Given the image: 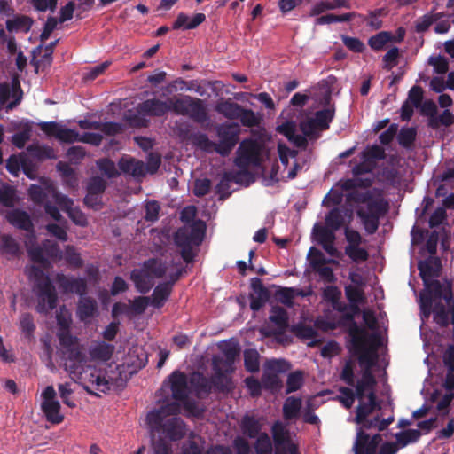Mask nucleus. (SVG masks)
Instances as JSON below:
<instances>
[{"label": "nucleus", "mask_w": 454, "mask_h": 454, "mask_svg": "<svg viewBox=\"0 0 454 454\" xmlns=\"http://www.w3.org/2000/svg\"><path fill=\"white\" fill-rule=\"evenodd\" d=\"M425 293L419 294V309L422 319H427L434 314V321L439 326H449V312L454 300L450 288L444 289L438 280L422 279Z\"/></svg>", "instance_id": "nucleus-1"}, {"label": "nucleus", "mask_w": 454, "mask_h": 454, "mask_svg": "<svg viewBox=\"0 0 454 454\" xmlns=\"http://www.w3.org/2000/svg\"><path fill=\"white\" fill-rule=\"evenodd\" d=\"M180 406L177 403H168L159 409L149 411L146 425L152 434H159L158 438L168 442L182 441L186 436V424L177 415Z\"/></svg>", "instance_id": "nucleus-2"}, {"label": "nucleus", "mask_w": 454, "mask_h": 454, "mask_svg": "<svg viewBox=\"0 0 454 454\" xmlns=\"http://www.w3.org/2000/svg\"><path fill=\"white\" fill-rule=\"evenodd\" d=\"M348 199L357 204L356 215L364 227H379L389 211L388 201L374 191H354Z\"/></svg>", "instance_id": "nucleus-3"}, {"label": "nucleus", "mask_w": 454, "mask_h": 454, "mask_svg": "<svg viewBox=\"0 0 454 454\" xmlns=\"http://www.w3.org/2000/svg\"><path fill=\"white\" fill-rule=\"evenodd\" d=\"M31 276L35 280V289L37 293L38 303L35 307L40 314H47L57 306V293L51 278L37 266L31 267Z\"/></svg>", "instance_id": "nucleus-4"}, {"label": "nucleus", "mask_w": 454, "mask_h": 454, "mask_svg": "<svg viewBox=\"0 0 454 454\" xmlns=\"http://www.w3.org/2000/svg\"><path fill=\"white\" fill-rule=\"evenodd\" d=\"M356 315L353 314H341L339 317V325L347 328L348 335L350 337V343H352L355 352L359 354V363L372 364L371 355L365 348V337L366 331L364 326H360L356 322Z\"/></svg>", "instance_id": "nucleus-5"}, {"label": "nucleus", "mask_w": 454, "mask_h": 454, "mask_svg": "<svg viewBox=\"0 0 454 454\" xmlns=\"http://www.w3.org/2000/svg\"><path fill=\"white\" fill-rule=\"evenodd\" d=\"M206 236V229H176L174 245L179 249L183 262L190 263L194 260L193 247H200Z\"/></svg>", "instance_id": "nucleus-6"}, {"label": "nucleus", "mask_w": 454, "mask_h": 454, "mask_svg": "<svg viewBox=\"0 0 454 454\" xmlns=\"http://www.w3.org/2000/svg\"><path fill=\"white\" fill-rule=\"evenodd\" d=\"M267 156L268 150L262 144L254 139H245L237 150L235 164L239 168L258 167Z\"/></svg>", "instance_id": "nucleus-7"}, {"label": "nucleus", "mask_w": 454, "mask_h": 454, "mask_svg": "<svg viewBox=\"0 0 454 454\" xmlns=\"http://www.w3.org/2000/svg\"><path fill=\"white\" fill-rule=\"evenodd\" d=\"M173 103V113L177 115L187 116L198 123H204L209 119L207 106L200 98L191 96L174 97Z\"/></svg>", "instance_id": "nucleus-8"}, {"label": "nucleus", "mask_w": 454, "mask_h": 454, "mask_svg": "<svg viewBox=\"0 0 454 454\" xmlns=\"http://www.w3.org/2000/svg\"><path fill=\"white\" fill-rule=\"evenodd\" d=\"M215 131L218 137L217 153L228 156L239 142V125L237 122H225L218 125Z\"/></svg>", "instance_id": "nucleus-9"}, {"label": "nucleus", "mask_w": 454, "mask_h": 454, "mask_svg": "<svg viewBox=\"0 0 454 454\" xmlns=\"http://www.w3.org/2000/svg\"><path fill=\"white\" fill-rule=\"evenodd\" d=\"M334 110L331 108L317 111L313 118L300 122V129L309 138H317L318 132L329 128L333 119Z\"/></svg>", "instance_id": "nucleus-10"}, {"label": "nucleus", "mask_w": 454, "mask_h": 454, "mask_svg": "<svg viewBox=\"0 0 454 454\" xmlns=\"http://www.w3.org/2000/svg\"><path fill=\"white\" fill-rule=\"evenodd\" d=\"M173 98L167 100L150 98L139 103L136 111L142 117H161L167 113L173 112Z\"/></svg>", "instance_id": "nucleus-11"}, {"label": "nucleus", "mask_w": 454, "mask_h": 454, "mask_svg": "<svg viewBox=\"0 0 454 454\" xmlns=\"http://www.w3.org/2000/svg\"><path fill=\"white\" fill-rule=\"evenodd\" d=\"M51 189H55L53 186L50 185L45 188L37 185L31 184L28 189V194L31 200L36 204L44 203V210L46 214L54 221L59 222L61 218V215L59 209L51 204L49 199L51 198L53 201V197L51 192H50Z\"/></svg>", "instance_id": "nucleus-12"}, {"label": "nucleus", "mask_w": 454, "mask_h": 454, "mask_svg": "<svg viewBox=\"0 0 454 454\" xmlns=\"http://www.w3.org/2000/svg\"><path fill=\"white\" fill-rule=\"evenodd\" d=\"M218 363V359H215L214 362H212V370H214V375L209 377V381H211L214 393L229 395L231 391L233 390L234 386L231 377L226 375L225 372H231V368L226 371L225 368L220 366Z\"/></svg>", "instance_id": "nucleus-13"}, {"label": "nucleus", "mask_w": 454, "mask_h": 454, "mask_svg": "<svg viewBox=\"0 0 454 454\" xmlns=\"http://www.w3.org/2000/svg\"><path fill=\"white\" fill-rule=\"evenodd\" d=\"M53 197V202L65 210L75 225L84 226L87 224L85 215L77 207H74V202L67 196L59 193L56 189L50 191Z\"/></svg>", "instance_id": "nucleus-14"}, {"label": "nucleus", "mask_w": 454, "mask_h": 454, "mask_svg": "<svg viewBox=\"0 0 454 454\" xmlns=\"http://www.w3.org/2000/svg\"><path fill=\"white\" fill-rule=\"evenodd\" d=\"M27 231L25 247L29 260L34 263H38L43 268L49 266L48 257L45 255L44 250L36 243L35 229H25Z\"/></svg>", "instance_id": "nucleus-15"}, {"label": "nucleus", "mask_w": 454, "mask_h": 454, "mask_svg": "<svg viewBox=\"0 0 454 454\" xmlns=\"http://www.w3.org/2000/svg\"><path fill=\"white\" fill-rule=\"evenodd\" d=\"M250 287L253 290V293L250 294V309L257 312L269 301L270 293L258 278H251Z\"/></svg>", "instance_id": "nucleus-16"}, {"label": "nucleus", "mask_w": 454, "mask_h": 454, "mask_svg": "<svg viewBox=\"0 0 454 454\" xmlns=\"http://www.w3.org/2000/svg\"><path fill=\"white\" fill-rule=\"evenodd\" d=\"M335 230L336 229H313V233H311L317 244L320 245V247L325 249V253L333 257L338 256V250H336L335 246H333V242L335 241V233H333V231Z\"/></svg>", "instance_id": "nucleus-17"}, {"label": "nucleus", "mask_w": 454, "mask_h": 454, "mask_svg": "<svg viewBox=\"0 0 454 454\" xmlns=\"http://www.w3.org/2000/svg\"><path fill=\"white\" fill-rule=\"evenodd\" d=\"M218 348H220L224 358H222L219 356H215L214 358H212V361H215V359L220 360L218 364L226 368L227 371L231 368L234 361H236V358L239 356L240 348L239 343L232 340L224 341L218 346Z\"/></svg>", "instance_id": "nucleus-18"}, {"label": "nucleus", "mask_w": 454, "mask_h": 454, "mask_svg": "<svg viewBox=\"0 0 454 454\" xmlns=\"http://www.w3.org/2000/svg\"><path fill=\"white\" fill-rule=\"evenodd\" d=\"M57 282L66 294H75L83 296L87 291L86 280L82 278H73L64 274L57 275Z\"/></svg>", "instance_id": "nucleus-19"}, {"label": "nucleus", "mask_w": 454, "mask_h": 454, "mask_svg": "<svg viewBox=\"0 0 454 454\" xmlns=\"http://www.w3.org/2000/svg\"><path fill=\"white\" fill-rule=\"evenodd\" d=\"M169 380L170 391H172L173 399H184L188 395V377L180 371H173L168 377Z\"/></svg>", "instance_id": "nucleus-20"}, {"label": "nucleus", "mask_w": 454, "mask_h": 454, "mask_svg": "<svg viewBox=\"0 0 454 454\" xmlns=\"http://www.w3.org/2000/svg\"><path fill=\"white\" fill-rule=\"evenodd\" d=\"M190 384L194 393L199 397L208 396L213 393L212 385H210L209 378L200 372H193L190 376Z\"/></svg>", "instance_id": "nucleus-21"}, {"label": "nucleus", "mask_w": 454, "mask_h": 454, "mask_svg": "<svg viewBox=\"0 0 454 454\" xmlns=\"http://www.w3.org/2000/svg\"><path fill=\"white\" fill-rule=\"evenodd\" d=\"M368 401H361L356 408L355 422H360L364 418H368L374 411L380 410V403L377 401V395L374 392L367 394Z\"/></svg>", "instance_id": "nucleus-22"}, {"label": "nucleus", "mask_w": 454, "mask_h": 454, "mask_svg": "<svg viewBox=\"0 0 454 454\" xmlns=\"http://www.w3.org/2000/svg\"><path fill=\"white\" fill-rule=\"evenodd\" d=\"M119 168L123 173L136 178L143 177L145 175V163L134 158L122 157L119 161Z\"/></svg>", "instance_id": "nucleus-23"}, {"label": "nucleus", "mask_w": 454, "mask_h": 454, "mask_svg": "<svg viewBox=\"0 0 454 454\" xmlns=\"http://www.w3.org/2000/svg\"><path fill=\"white\" fill-rule=\"evenodd\" d=\"M241 107L240 105L233 102L231 98H221L216 102L215 110L228 120H237Z\"/></svg>", "instance_id": "nucleus-24"}, {"label": "nucleus", "mask_w": 454, "mask_h": 454, "mask_svg": "<svg viewBox=\"0 0 454 454\" xmlns=\"http://www.w3.org/2000/svg\"><path fill=\"white\" fill-rule=\"evenodd\" d=\"M418 268L421 279H432L440 275L441 262L437 258L429 257L419 262Z\"/></svg>", "instance_id": "nucleus-25"}, {"label": "nucleus", "mask_w": 454, "mask_h": 454, "mask_svg": "<svg viewBox=\"0 0 454 454\" xmlns=\"http://www.w3.org/2000/svg\"><path fill=\"white\" fill-rule=\"evenodd\" d=\"M206 20L204 13H197L190 19L185 13L181 12L178 14L176 21L173 23V29H193L199 25L203 23Z\"/></svg>", "instance_id": "nucleus-26"}, {"label": "nucleus", "mask_w": 454, "mask_h": 454, "mask_svg": "<svg viewBox=\"0 0 454 454\" xmlns=\"http://www.w3.org/2000/svg\"><path fill=\"white\" fill-rule=\"evenodd\" d=\"M173 291V286L170 284H159L155 286L153 290L151 305L154 309H161L165 302L170 297V294Z\"/></svg>", "instance_id": "nucleus-27"}, {"label": "nucleus", "mask_w": 454, "mask_h": 454, "mask_svg": "<svg viewBox=\"0 0 454 454\" xmlns=\"http://www.w3.org/2000/svg\"><path fill=\"white\" fill-rule=\"evenodd\" d=\"M154 278H161L167 273V263L160 259H148L144 261L143 269L139 270Z\"/></svg>", "instance_id": "nucleus-28"}, {"label": "nucleus", "mask_w": 454, "mask_h": 454, "mask_svg": "<svg viewBox=\"0 0 454 454\" xmlns=\"http://www.w3.org/2000/svg\"><path fill=\"white\" fill-rule=\"evenodd\" d=\"M241 432L245 436L254 439L258 437L261 433L262 424L260 419L250 415H245L241 419Z\"/></svg>", "instance_id": "nucleus-29"}, {"label": "nucleus", "mask_w": 454, "mask_h": 454, "mask_svg": "<svg viewBox=\"0 0 454 454\" xmlns=\"http://www.w3.org/2000/svg\"><path fill=\"white\" fill-rule=\"evenodd\" d=\"M97 311V303L94 298L90 296H82L77 303V317L80 320L85 321L95 316Z\"/></svg>", "instance_id": "nucleus-30"}, {"label": "nucleus", "mask_w": 454, "mask_h": 454, "mask_svg": "<svg viewBox=\"0 0 454 454\" xmlns=\"http://www.w3.org/2000/svg\"><path fill=\"white\" fill-rule=\"evenodd\" d=\"M1 253L9 257L16 258L23 254L18 241L9 235H3L1 238Z\"/></svg>", "instance_id": "nucleus-31"}, {"label": "nucleus", "mask_w": 454, "mask_h": 454, "mask_svg": "<svg viewBox=\"0 0 454 454\" xmlns=\"http://www.w3.org/2000/svg\"><path fill=\"white\" fill-rule=\"evenodd\" d=\"M41 410L47 421L56 425L63 421V415L59 412L60 404L59 402L42 403Z\"/></svg>", "instance_id": "nucleus-32"}, {"label": "nucleus", "mask_w": 454, "mask_h": 454, "mask_svg": "<svg viewBox=\"0 0 454 454\" xmlns=\"http://www.w3.org/2000/svg\"><path fill=\"white\" fill-rule=\"evenodd\" d=\"M270 322L278 327V333H282L287 329V311L282 307H272L271 314L269 317Z\"/></svg>", "instance_id": "nucleus-33"}, {"label": "nucleus", "mask_w": 454, "mask_h": 454, "mask_svg": "<svg viewBox=\"0 0 454 454\" xmlns=\"http://www.w3.org/2000/svg\"><path fill=\"white\" fill-rule=\"evenodd\" d=\"M114 350V345L106 341H101L90 349V356H91L94 360L106 362L111 359V356H113Z\"/></svg>", "instance_id": "nucleus-34"}, {"label": "nucleus", "mask_w": 454, "mask_h": 454, "mask_svg": "<svg viewBox=\"0 0 454 454\" xmlns=\"http://www.w3.org/2000/svg\"><path fill=\"white\" fill-rule=\"evenodd\" d=\"M149 278H153L152 275L145 274L139 270H133L130 273V279L133 281L135 288L141 294H145L152 289L153 284L149 281Z\"/></svg>", "instance_id": "nucleus-35"}, {"label": "nucleus", "mask_w": 454, "mask_h": 454, "mask_svg": "<svg viewBox=\"0 0 454 454\" xmlns=\"http://www.w3.org/2000/svg\"><path fill=\"white\" fill-rule=\"evenodd\" d=\"M143 218L145 222L154 223L160 218L161 206L159 201L155 200H145L143 205Z\"/></svg>", "instance_id": "nucleus-36"}, {"label": "nucleus", "mask_w": 454, "mask_h": 454, "mask_svg": "<svg viewBox=\"0 0 454 454\" xmlns=\"http://www.w3.org/2000/svg\"><path fill=\"white\" fill-rule=\"evenodd\" d=\"M301 404L300 398L295 396L287 397L283 405L284 419L292 420L298 418Z\"/></svg>", "instance_id": "nucleus-37"}, {"label": "nucleus", "mask_w": 454, "mask_h": 454, "mask_svg": "<svg viewBox=\"0 0 454 454\" xmlns=\"http://www.w3.org/2000/svg\"><path fill=\"white\" fill-rule=\"evenodd\" d=\"M6 218L8 223L14 227H32L29 215L20 209H13L8 212Z\"/></svg>", "instance_id": "nucleus-38"}, {"label": "nucleus", "mask_w": 454, "mask_h": 454, "mask_svg": "<svg viewBox=\"0 0 454 454\" xmlns=\"http://www.w3.org/2000/svg\"><path fill=\"white\" fill-rule=\"evenodd\" d=\"M359 162H356L355 160L351 161V163L354 164L352 167L354 176L370 173L375 168L376 162L367 157L364 153L359 154Z\"/></svg>", "instance_id": "nucleus-39"}, {"label": "nucleus", "mask_w": 454, "mask_h": 454, "mask_svg": "<svg viewBox=\"0 0 454 454\" xmlns=\"http://www.w3.org/2000/svg\"><path fill=\"white\" fill-rule=\"evenodd\" d=\"M33 20L27 16H17L12 20H8L6 22V28L10 32H24L27 33Z\"/></svg>", "instance_id": "nucleus-40"}, {"label": "nucleus", "mask_w": 454, "mask_h": 454, "mask_svg": "<svg viewBox=\"0 0 454 454\" xmlns=\"http://www.w3.org/2000/svg\"><path fill=\"white\" fill-rule=\"evenodd\" d=\"M272 440H274L275 450L278 448H286L284 444L288 443V434L284 424L277 421L271 427Z\"/></svg>", "instance_id": "nucleus-41"}, {"label": "nucleus", "mask_w": 454, "mask_h": 454, "mask_svg": "<svg viewBox=\"0 0 454 454\" xmlns=\"http://www.w3.org/2000/svg\"><path fill=\"white\" fill-rule=\"evenodd\" d=\"M192 144L202 151L212 153H217L216 143L210 140L208 136L204 133H196L192 137Z\"/></svg>", "instance_id": "nucleus-42"}, {"label": "nucleus", "mask_w": 454, "mask_h": 454, "mask_svg": "<svg viewBox=\"0 0 454 454\" xmlns=\"http://www.w3.org/2000/svg\"><path fill=\"white\" fill-rule=\"evenodd\" d=\"M395 442L400 448H404L410 443L419 441L420 432L419 429H406L403 432L395 434Z\"/></svg>", "instance_id": "nucleus-43"}, {"label": "nucleus", "mask_w": 454, "mask_h": 454, "mask_svg": "<svg viewBox=\"0 0 454 454\" xmlns=\"http://www.w3.org/2000/svg\"><path fill=\"white\" fill-rule=\"evenodd\" d=\"M260 383L262 384L265 390L271 393H278L282 388L281 379H279L277 373L263 372L262 377H261Z\"/></svg>", "instance_id": "nucleus-44"}, {"label": "nucleus", "mask_w": 454, "mask_h": 454, "mask_svg": "<svg viewBox=\"0 0 454 454\" xmlns=\"http://www.w3.org/2000/svg\"><path fill=\"white\" fill-rule=\"evenodd\" d=\"M89 382L94 386L96 390L106 393L110 390V382L106 380L104 372L94 370L89 374Z\"/></svg>", "instance_id": "nucleus-45"}, {"label": "nucleus", "mask_w": 454, "mask_h": 454, "mask_svg": "<svg viewBox=\"0 0 454 454\" xmlns=\"http://www.w3.org/2000/svg\"><path fill=\"white\" fill-rule=\"evenodd\" d=\"M260 355L255 349L244 351V364L247 372L254 373L260 370Z\"/></svg>", "instance_id": "nucleus-46"}, {"label": "nucleus", "mask_w": 454, "mask_h": 454, "mask_svg": "<svg viewBox=\"0 0 454 454\" xmlns=\"http://www.w3.org/2000/svg\"><path fill=\"white\" fill-rule=\"evenodd\" d=\"M395 40V36L387 31H382L375 35L372 36L369 41V46L374 51H380L383 49V47L389 42H393Z\"/></svg>", "instance_id": "nucleus-47"}, {"label": "nucleus", "mask_w": 454, "mask_h": 454, "mask_svg": "<svg viewBox=\"0 0 454 454\" xmlns=\"http://www.w3.org/2000/svg\"><path fill=\"white\" fill-rule=\"evenodd\" d=\"M27 151L31 156L39 160L56 158L54 150L46 145H30L27 146Z\"/></svg>", "instance_id": "nucleus-48"}, {"label": "nucleus", "mask_w": 454, "mask_h": 454, "mask_svg": "<svg viewBox=\"0 0 454 454\" xmlns=\"http://www.w3.org/2000/svg\"><path fill=\"white\" fill-rule=\"evenodd\" d=\"M379 447L377 444L367 442L365 437L361 436L356 438L352 450L355 454H376Z\"/></svg>", "instance_id": "nucleus-49"}, {"label": "nucleus", "mask_w": 454, "mask_h": 454, "mask_svg": "<svg viewBox=\"0 0 454 454\" xmlns=\"http://www.w3.org/2000/svg\"><path fill=\"white\" fill-rule=\"evenodd\" d=\"M344 254L356 263L366 262L369 257L368 251L359 246H346Z\"/></svg>", "instance_id": "nucleus-50"}, {"label": "nucleus", "mask_w": 454, "mask_h": 454, "mask_svg": "<svg viewBox=\"0 0 454 454\" xmlns=\"http://www.w3.org/2000/svg\"><path fill=\"white\" fill-rule=\"evenodd\" d=\"M386 14L387 12L384 9L380 8L369 12L367 16H363L360 14L359 17L363 21H367V25L372 29L377 30L382 27V21L380 20V17Z\"/></svg>", "instance_id": "nucleus-51"}, {"label": "nucleus", "mask_w": 454, "mask_h": 454, "mask_svg": "<svg viewBox=\"0 0 454 454\" xmlns=\"http://www.w3.org/2000/svg\"><path fill=\"white\" fill-rule=\"evenodd\" d=\"M170 442L164 438H155L153 436L151 441L152 454H174Z\"/></svg>", "instance_id": "nucleus-52"}, {"label": "nucleus", "mask_w": 454, "mask_h": 454, "mask_svg": "<svg viewBox=\"0 0 454 454\" xmlns=\"http://www.w3.org/2000/svg\"><path fill=\"white\" fill-rule=\"evenodd\" d=\"M254 439L256 442H254V448L256 454H272V442H270L268 434L262 433Z\"/></svg>", "instance_id": "nucleus-53"}, {"label": "nucleus", "mask_w": 454, "mask_h": 454, "mask_svg": "<svg viewBox=\"0 0 454 454\" xmlns=\"http://www.w3.org/2000/svg\"><path fill=\"white\" fill-rule=\"evenodd\" d=\"M17 200L16 190L10 185L0 188V203L6 207H12Z\"/></svg>", "instance_id": "nucleus-54"}, {"label": "nucleus", "mask_w": 454, "mask_h": 454, "mask_svg": "<svg viewBox=\"0 0 454 454\" xmlns=\"http://www.w3.org/2000/svg\"><path fill=\"white\" fill-rule=\"evenodd\" d=\"M416 129L411 127H403L399 131L397 136L398 143L400 145L409 148L412 145L416 138Z\"/></svg>", "instance_id": "nucleus-55"}, {"label": "nucleus", "mask_w": 454, "mask_h": 454, "mask_svg": "<svg viewBox=\"0 0 454 454\" xmlns=\"http://www.w3.org/2000/svg\"><path fill=\"white\" fill-rule=\"evenodd\" d=\"M65 261L68 266L73 268H82L83 266V261L81 258L80 253H78L74 246H67L65 249Z\"/></svg>", "instance_id": "nucleus-56"}, {"label": "nucleus", "mask_w": 454, "mask_h": 454, "mask_svg": "<svg viewBox=\"0 0 454 454\" xmlns=\"http://www.w3.org/2000/svg\"><path fill=\"white\" fill-rule=\"evenodd\" d=\"M377 384L375 380L373 372H372L371 369H364V372H362L361 379L355 382V387L358 388H370V393L374 392V387Z\"/></svg>", "instance_id": "nucleus-57"}, {"label": "nucleus", "mask_w": 454, "mask_h": 454, "mask_svg": "<svg viewBox=\"0 0 454 454\" xmlns=\"http://www.w3.org/2000/svg\"><path fill=\"white\" fill-rule=\"evenodd\" d=\"M344 294H346L347 300L349 303L361 304L364 301V293L360 287L352 285L346 286Z\"/></svg>", "instance_id": "nucleus-58"}, {"label": "nucleus", "mask_w": 454, "mask_h": 454, "mask_svg": "<svg viewBox=\"0 0 454 454\" xmlns=\"http://www.w3.org/2000/svg\"><path fill=\"white\" fill-rule=\"evenodd\" d=\"M40 247L43 248V251L46 253V256L48 258L52 260H60L62 258V251L59 249V247L56 241L45 239L42 241Z\"/></svg>", "instance_id": "nucleus-59"}, {"label": "nucleus", "mask_w": 454, "mask_h": 454, "mask_svg": "<svg viewBox=\"0 0 454 454\" xmlns=\"http://www.w3.org/2000/svg\"><path fill=\"white\" fill-rule=\"evenodd\" d=\"M302 372L301 371L290 372L286 379V395L299 390L302 386Z\"/></svg>", "instance_id": "nucleus-60"}, {"label": "nucleus", "mask_w": 454, "mask_h": 454, "mask_svg": "<svg viewBox=\"0 0 454 454\" xmlns=\"http://www.w3.org/2000/svg\"><path fill=\"white\" fill-rule=\"evenodd\" d=\"M294 333H295L296 337L303 340H314L317 336V330L308 325L299 324L293 328Z\"/></svg>", "instance_id": "nucleus-61"}, {"label": "nucleus", "mask_w": 454, "mask_h": 454, "mask_svg": "<svg viewBox=\"0 0 454 454\" xmlns=\"http://www.w3.org/2000/svg\"><path fill=\"white\" fill-rule=\"evenodd\" d=\"M231 183L232 182L229 173L225 172L215 187L216 193L219 195L220 200H223L231 195Z\"/></svg>", "instance_id": "nucleus-62"}, {"label": "nucleus", "mask_w": 454, "mask_h": 454, "mask_svg": "<svg viewBox=\"0 0 454 454\" xmlns=\"http://www.w3.org/2000/svg\"><path fill=\"white\" fill-rule=\"evenodd\" d=\"M97 166L99 171L108 178H113L119 175L114 162L108 159L98 160L97 161Z\"/></svg>", "instance_id": "nucleus-63"}, {"label": "nucleus", "mask_w": 454, "mask_h": 454, "mask_svg": "<svg viewBox=\"0 0 454 454\" xmlns=\"http://www.w3.org/2000/svg\"><path fill=\"white\" fill-rule=\"evenodd\" d=\"M106 188V182L99 176L91 177L87 185V193L103 195Z\"/></svg>", "instance_id": "nucleus-64"}]
</instances>
